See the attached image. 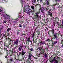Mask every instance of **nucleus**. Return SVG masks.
Masks as SVG:
<instances>
[{"mask_svg":"<svg viewBox=\"0 0 63 63\" xmlns=\"http://www.w3.org/2000/svg\"><path fill=\"white\" fill-rule=\"evenodd\" d=\"M23 12L26 13L28 14H29V13L31 12V10H30V8H29L28 6L26 5L25 6H24Z\"/></svg>","mask_w":63,"mask_h":63,"instance_id":"obj_1","label":"nucleus"},{"mask_svg":"<svg viewBox=\"0 0 63 63\" xmlns=\"http://www.w3.org/2000/svg\"><path fill=\"white\" fill-rule=\"evenodd\" d=\"M26 53V52L25 51H22L21 52H19V55H21L22 56V60H24V58H25V59L27 57V55L26 56H24V54Z\"/></svg>","mask_w":63,"mask_h":63,"instance_id":"obj_2","label":"nucleus"},{"mask_svg":"<svg viewBox=\"0 0 63 63\" xmlns=\"http://www.w3.org/2000/svg\"><path fill=\"white\" fill-rule=\"evenodd\" d=\"M32 55V54L31 53H29V55L28 56V59L27 61V63H30L32 61L31 60V56Z\"/></svg>","mask_w":63,"mask_h":63,"instance_id":"obj_3","label":"nucleus"},{"mask_svg":"<svg viewBox=\"0 0 63 63\" xmlns=\"http://www.w3.org/2000/svg\"><path fill=\"white\" fill-rule=\"evenodd\" d=\"M39 49L40 53H41V52H45V50L44 49H43L42 48H38L37 50Z\"/></svg>","mask_w":63,"mask_h":63,"instance_id":"obj_4","label":"nucleus"},{"mask_svg":"<svg viewBox=\"0 0 63 63\" xmlns=\"http://www.w3.org/2000/svg\"><path fill=\"white\" fill-rule=\"evenodd\" d=\"M18 41H19V40H18V39H16L15 41H14V45H18Z\"/></svg>","mask_w":63,"mask_h":63,"instance_id":"obj_5","label":"nucleus"},{"mask_svg":"<svg viewBox=\"0 0 63 63\" xmlns=\"http://www.w3.org/2000/svg\"><path fill=\"white\" fill-rule=\"evenodd\" d=\"M40 10L41 12L44 13V11H45V8L42 7L40 8Z\"/></svg>","mask_w":63,"mask_h":63,"instance_id":"obj_6","label":"nucleus"},{"mask_svg":"<svg viewBox=\"0 0 63 63\" xmlns=\"http://www.w3.org/2000/svg\"><path fill=\"white\" fill-rule=\"evenodd\" d=\"M19 47L18 48V50L19 51H21V50L22 49V46L21 44H20L19 46Z\"/></svg>","mask_w":63,"mask_h":63,"instance_id":"obj_7","label":"nucleus"},{"mask_svg":"<svg viewBox=\"0 0 63 63\" xmlns=\"http://www.w3.org/2000/svg\"><path fill=\"white\" fill-rule=\"evenodd\" d=\"M13 58H10V59H9L10 62H9V61H8V60H7V62L8 63H11V62H14V60H13Z\"/></svg>","mask_w":63,"mask_h":63,"instance_id":"obj_8","label":"nucleus"},{"mask_svg":"<svg viewBox=\"0 0 63 63\" xmlns=\"http://www.w3.org/2000/svg\"><path fill=\"white\" fill-rule=\"evenodd\" d=\"M59 19L57 17H56L55 18V21L56 22H58V21H59Z\"/></svg>","mask_w":63,"mask_h":63,"instance_id":"obj_9","label":"nucleus"},{"mask_svg":"<svg viewBox=\"0 0 63 63\" xmlns=\"http://www.w3.org/2000/svg\"><path fill=\"white\" fill-rule=\"evenodd\" d=\"M54 37H55V38L57 41L59 39V38L57 37V34H55L54 35Z\"/></svg>","mask_w":63,"mask_h":63,"instance_id":"obj_10","label":"nucleus"},{"mask_svg":"<svg viewBox=\"0 0 63 63\" xmlns=\"http://www.w3.org/2000/svg\"><path fill=\"white\" fill-rule=\"evenodd\" d=\"M39 17V16L37 14V15H35V16L34 18L35 19H37V18H38V17Z\"/></svg>","mask_w":63,"mask_h":63,"instance_id":"obj_11","label":"nucleus"},{"mask_svg":"<svg viewBox=\"0 0 63 63\" xmlns=\"http://www.w3.org/2000/svg\"><path fill=\"white\" fill-rule=\"evenodd\" d=\"M16 47H14L13 48L12 51H13V53H15V50H16Z\"/></svg>","mask_w":63,"mask_h":63,"instance_id":"obj_12","label":"nucleus"},{"mask_svg":"<svg viewBox=\"0 0 63 63\" xmlns=\"http://www.w3.org/2000/svg\"><path fill=\"white\" fill-rule=\"evenodd\" d=\"M61 1V0H56L55 1H54V2H56L57 3L55 5H56V4H57V2H60Z\"/></svg>","mask_w":63,"mask_h":63,"instance_id":"obj_13","label":"nucleus"},{"mask_svg":"<svg viewBox=\"0 0 63 63\" xmlns=\"http://www.w3.org/2000/svg\"><path fill=\"white\" fill-rule=\"evenodd\" d=\"M2 36V37H1V36H0V40H1L2 39V38H3V37H5V35H3Z\"/></svg>","mask_w":63,"mask_h":63,"instance_id":"obj_14","label":"nucleus"},{"mask_svg":"<svg viewBox=\"0 0 63 63\" xmlns=\"http://www.w3.org/2000/svg\"><path fill=\"white\" fill-rule=\"evenodd\" d=\"M35 32H34L33 34L32 35V37L33 38H34V36H35V34H34Z\"/></svg>","mask_w":63,"mask_h":63,"instance_id":"obj_15","label":"nucleus"},{"mask_svg":"<svg viewBox=\"0 0 63 63\" xmlns=\"http://www.w3.org/2000/svg\"><path fill=\"white\" fill-rule=\"evenodd\" d=\"M13 54V52H11L10 53V55H11V56H12V55Z\"/></svg>","mask_w":63,"mask_h":63,"instance_id":"obj_16","label":"nucleus"},{"mask_svg":"<svg viewBox=\"0 0 63 63\" xmlns=\"http://www.w3.org/2000/svg\"><path fill=\"white\" fill-rule=\"evenodd\" d=\"M57 42H58L57 41H54L53 43V44H54L55 45V44H57Z\"/></svg>","mask_w":63,"mask_h":63,"instance_id":"obj_17","label":"nucleus"},{"mask_svg":"<svg viewBox=\"0 0 63 63\" xmlns=\"http://www.w3.org/2000/svg\"><path fill=\"white\" fill-rule=\"evenodd\" d=\"M13 27H14V28H16V24H14V25L13 26Z\"/></svg>","mask_w":63,"mask_h":63,"instance_id":"obj_18","label":"nucleus"},{"mask_svg":"<svg viewBox=\"0 0 63 63\" xmlns=\"http://www.w3.org/2000/svg\"><path fill=\"white\" fill-rule=\"evenodd\" d=\"M31 8L32 9V10H34V7L33 6H31Z\"/></svg>","mask_w":63,"mask_h":63,"instance_id":"obj_19","label":"nucleus"},{"mask_svg":"<svg viewBox=\"0 0 63 63\" xmlns=\"http://www.w3.org/2000/svg\"><path fill=\"white\" fill-rule=\"evenodd\" d=\"M10 30H11V29H10V28H8L7 29V32H9Z\"/></svg>","mask_w":63,"mask_h":63,"instance_id":"obj_20","label":"nucleus"},{"mask_svg":"<svg viewBox=\"0 0 63 63\" xmlns=\"http://www.w3.org/2000/svg\"><path fill=\"white\" fill-rule=\"evenodd\" d=\"M36 6H39V7H40V8H41V5H40V4H36Z\"/></svg>","mask_w":63,"mask_h":63,"instance_id":"obj_21","label":"nucleus"},{"mask_svg":"<svg viewBox=\"0 0 63 63\" xmlns=\"http://www.w3.org/2000/svg\"><path fill=\"white\" fill-rule=\"evenodd\" d=\"M39 44H40V45H43V41H41V42H40Z\"/></svg>","mask_w":63,"mask_h":63,"instance_id":"obj_22","label":"nucleus"},{"mask_svg":"<svg viewBox=\"0 0 63 63\" xmlns=\"http://www.w3.org/2000/svg\"><path fill=\"white\" fill-rule=\"evenodd\" d=\"M52 34H53V35L54 36V35L55 34H57L56 33H55V34H54V31H53L52 32Z\"/></svg>","mask_w":63,"mask_h":63,"instance_id":"obj_23","label":"nucleus"},{"mask_svg":"<svg viewBox=\"0 0 63 63\" xmlns=\"http://www.w3.org/2000/svg\"><path fill=\"white\" fill-rule=\"evenodd\" d=\"M44 57L45 58H47V55L46 54L44 55Z\"/></svg>","mask_w":63,"mask_h":63,"instance_id":"obj_24","label":"nucleus"},{"mask_svg":"<svg viewBox=\"0 0 63 63\" xmlns=\"http://www.w3.org/2000/svg\"><path fill=\"white\" fill-rule=\"evenodd\" d=\"M49 15H50L51 17V16H52V13H49Z\"/></svg>","mask_w":63,"mask_h":63,"instance_id":"obj_25","label":"nucleus"},{"mask_svg":"<svg viewBox=\"0 0 63 63\" xmlns=\"http://www.w3.org/2000/svg\"><path fill=\"white\" fill-rule=\"evenodd\" d=\"M49 9V8H48V6H47L46 8V10H48Z\"/></svg>","mask_w":63,"mask_h":63,"instance_id":"obj_26","label":"nucleus"},{"mask_svg":"<svg viewBox=\"0 0 63 63\" xmlns=\"http://www.w3.org/2000/svg\"><path fill=\"white\" fill-rule=\"evenodd\" d=\"M30 50H31V51H34V50H33V48H31Z\"/></svg>","mask_w":63,"mask_h":63,"instance_id":"obj_27","label":"nucleus"},{"mask_svg":"<svg viewBox=\"0 0 63 63\" xmlns=\"http://www.w3.org/2000/svg\"><path fill=\"white\" fill-rule=\"evenodd\" d=\"M54 60H52L51 61H50V62H51V63H53V62H54Z\"/></svg>","mask_w":63,"mask_h":63,"instance_id":"obj_28","label":"nucleus"},{"mask_svg":"<svg viewBox=\"0 0 63 63\" xmlns=\"http://www.w3.org/2000/svg\"><path fill=\"white\" fill-rule=\"evenodd\" d=\"M3 49H4V50H6V51H7V49L6 48H4Z\"/></svg>","mask_w":63,"mask_h":63,"instance_id":"obj_29","label":"nucleus"},{"mask_svg":"<svg viewBox=\"0 0 63 63\" xmlns=\"http://www.w3.org/2000/svg\"><path fill=\"white\" fill-rule=\"evenodd\" d=\"M46 4L47 5H49V3H48V1H47V2H46Z\"/></svg>","mask_w":63,"mask_h":63,"instance_id":"obj_30","label":"nucleus"},{"mask_svg":"<svg viewBox=\"0 0 63 63\" xmlns=\"http://www.w3.org/2000/svg\"><path fill=\"white\" fill-rule=\"evenodd\" d=\"M17 35H18V34H19V32H17Z\"/></svg>","mask_w":63,"mask_h":63,"instance_id":"obj_31","label":"nucleus"},{"mask_svg":"<svg viewBox=\"0 0 63 63\" xmlns=\"http://www.w3.org/2000/svg\"><path fill=\"white\" fill-rule=\"evenodd\" d=\"M61 44H62V45L63 44V41L62 40L61 41Z\"/></svg>","mask_w":63,"mask_h":63,"instance_id":"obj_32","label":"nucleus"},{"mask_svg":"<svg viewBox=\"0 0 63 63\" xmlns=\"http://www.w3.org/2000/svg\"><path fill=\"white\" fill-rule=\"evenodd\" d=\"M36 0H33V3H36Z\"/></svg>","mask_w":63,"mask_h":63,"instance_id":"obj_33","label":"nucleus"},{"mask_svg":"<svg viewBox=\"0 0 63 63\" xmlns=\"http://www.w3.org/2000/svg\"><path fill=\"white\" fill-rule=\"evenodd\" d=\"M50 11H51V10L50 9V10H49V11H48V14H50V13H51V12H50Z\"/></svg>","mask_w":63,"mask_h":63,"instance_id":"obj_34","label":"nucleus"},{"mask_svg":"<svg viewBox=\"0 0 63 63\" xmlns=\"http://www.w3.org/2000/svg\"><path fill=\"white\" fill-rule=\"evenodd\" d=\"M9 41H12V40L10 38H9Z\"/></svg>","mask_w":63,"mask_h":63,"instance_id":"obj_35","label":"nucleus"},{"mask_svg":"<svg viewBox=\"0 0 63 63\" xmlns=\"http://www.w3.org/2000/svg\"><path fill=\"white\" fill-rule=\"evenodd\" d=\"M48 1H50V0H47ZM53 1L54 2V1H56V0H53Z\"/></svg>","mask_w":63,"mask_h":63,"instance_id":"obj_36","label":"nucleus"},{"mask_svg":"<svg viewBox=\"0 0 63 63\" xmlns=\"http://www.w3.org/2000/svg\"><path fill=\"white\" fill-rule=\"evenodd\" d=\"M57 63V61L56 60H55V61L54 63Z\"/></svg>","mask_w":63,"mask_h":63,"instance_id":"obj_37","label":"nucleus"},{"mask_svg":"<svg viewBox=\"0 0 63 63\" xmlns=\"http://www.w3.org/2000/svg\"><path fill=\"white\" fill-rule=\"evenodd\" d=\"M55 57H54V59H53V60H54H54H55H55H56V59H55Z\"/></svg>","mask_w":63,"mask_h":63,"instance_id":"obj_38","label":"nucleus"},{"mask_svg":"<svg viewBox=\"0 0 63 63\" xmlns=\"http://www.w3.org/2000/svg\"><path fill=\"white\" fill-rule=\"evenodd\" d=\"M37 41L36 40H35L34 41V43H36Z\"/></svg>","mask_w":63,"mask_h":63,"instance_id":"obj_39","label":"nucleus"},{"mask_svg":"<svg viewBox=\"0 0 63 63\" xmlns=\"http://www.w3.org/2000/svg\"><path fill=\"white\" fill-rule=\"evenodd\" d=\"M4 22L5 23L7 22V20H5L4 21Z\"/></svg>","mask_w":63,"mask_h":63,"instance_id":"obj_40","label":"nucleus"},{"mask_svg":"<svg viewBox=\"0 0 63 63\" xmlns=\"http://www.w3.org/2000/svg\"><path fill=\"white\" fill-rule=\"evenodd\" d=\"M46 41H48V42L49 41V40L48 39H47L46 40Z\"/></svg>","mask_w":63,"mask_h":63,"instance_id":"obj_41","label":"nucleus"},{"mask_svg":"<svg viewBox=\"0 0 63 63\" xmlns=\"http://www.w3.org/2000/svg\"><path fill=\"white\" fill-rule=\"evenodd\" d=\"M43 44H45V41L43 42Z\"/></svg>","mask_w":63,"mask_h":63,"instance_id":"obj_42","label":"nucleus"},{"mask_svg":"<svg viewBox=\"0 0 63 63\" xmlns=\"http://www.w3.org/2000/svg\"><path fill=\"white\" fill-rule=\"evenodd\" d=\"M49 41H51V42H53V41H52V40H49Z\"/></svg>","mask_w":63,"mask_h":63,"instance_id":"obj_43","label":"nucleus"},{"mask_svg":"<svg viewBox=\"0 0 63 63\" xmlns=\"http://www.w3.org/2000/svg\"><path fill=\"white\" fill-rule=\"evenodd\" d=\"M21 26H22L20 24L19 27H21Z\"/></svg>","mask_w":63,"mask_h":63,"instance_id":"obj_44","label":"nucleus"},{"mask_svg":"<svg viewBox=\"0 0 63 63\" xmlns=\"http://www.w3.org/2000/svg\"><path fill=\"white\" fill-rule=\"evenodd\" d=\"M6 51V52L7 53H8V50H7V51Z\"/></svg>","mask_w":63,"mask_h":63,"instance_id":"obj_45","label":"nucleus"},{"mask_svg":"<svg viewBox=\"0 0 63 63\" xmlns=\"http://www.w3.org/2000/svg\"><path fill=\"white\" fill-rule=\"evenodd\" d=\"M8 56V55H7L6 56H5V57L6 58H7V57Z\"/></svg>","mask_w":63,"mask_h":63,"instance_id":"obj_46","label":"nucleus"},{"mask_svg":"<svg viewBox=\"0 0 63 63\" xmlns=\"http://www.w3.org/2000/svg\"><path fill=\"white\" fill-rule=\"evenodd\" d=\"M9 45H11V41H9Z\"/></svg>","mask_w":63,"mask_h":63,"instance_id":"obj_47","label":"nucleus"},{"mask_svg":"<svg viewBox=\"0 0 63 63\" xmlns=\"http://www.w3.org/2000/svg\"><path fill=\"white\" fill-rule=\"evenodd\" d=\"M42 48V47L41 46V47H39L38 48Z\"/></svg>","mask_w":63,"mask_h":63,"instance_id":"obj_48","label":"nucleus"},{"mask_svg":"<svg viewBox=\"0 0 63 63\" xmlns=\"http://www.w3.org/2000/svg\"><path fill=\"white\" fill-rule=\"evenodd\" d=\"M26 45L25 46V48H26Z\"/></svg>","mask_w":63,"mask_h":63,"instance_id":"obj_49","label":"nucleus"},{"mask_svg":"<svg viewBox=\"0 0 63 63\" xmlns=\"http://www.w3.org/2000/svg\"><path fill=\"white\" fill-rule=\"evenodd\" d=\"M1 32V29L0 28V32Z\"/></svg>","mask_w":63,"mask_h":63,"instance_id":"obj_50","label":"nucleus"},{"mask_svg":"<svg viewBox=\"0 0 63 63\" xmlns=\"http://www.w3.org/2000/svg\"><path fill=\"white\" fill-rule=\"evenodd\" d=\"M55 4L53 5H52V7H53V6H55Z\"/></svg>","mask_w":63,"mask_h":63,"instance_id":"obj_51","label":"nucleus"},{"mask_svg":"<svg viewBox=\"0 0 63 63\" xmlns=\"http://www.w3.org/2000/svg\"><path fill=\"white\" fill-rule=\"evenodd\" d=\"M63 45H62V46H61L62 47H63V44H62Z\"/></svg>","mask_w":63,"mask_h":63,"instance_id":"obj_52","label":"nucleus"},{"mask_svg":"<svg viewBox=\"0 0 63 63\" xmlns=\"http://www.w3.org/2000/svg\"><path fill=\"white\" fill-rule=\"evenodd\" d=\"M40 0V2H42V0Z\"/></svg>","mask_w":63,"mask_h":63,"instance_id":"obj_53","label":"nucleus"},{"mask_svg":"<svg viewBox=\"0 0 63 63\" xmlns=\"http://www.w3.org/2000/svg\"><path fill=\"white\" fill-rule=\"evenodd\" d=\"M6 16H8V17H9L10 16H9V15H6Z\"/></svg>","mask_w":63,"mask_h":63,"instance_id":"obj_54","label":"nucleus"},{"mask_svg":"<svg viewBox=\"0 0 63 63\" xmlns=\"http://www.w3.org/2000/svg\"><path fill=\"white\" fill-rule=\"evenodd\" d=\"M53 10H55V8L53 7Z\"/></svg>","mask_w":63,"mask_h":63,"instance_id":"obj_55","label":"nucleus"},{"mask_svg":"<svg viewBox=\"0 0 63 63\" xmlns=\"http://www.w3.org/2000/svg\"><path fill=\"white\" fill-rule=\"evenodd\" d=\"M55 37H54L53 38V39H55Z\"/></svg>","mask_w":63,"mask_h":63,"instance_id":"obj_56","label":"nucleus"},{"mask_svg":"<svg viewBox=\"0 0 63 63\" xmlns=\"http://www.w3.org/2000/svg\"><path fill=\"white\" fill-rule=\"evenodd\" d=\"M0 44H1V42L0 41Z\"/></svg>","mask_w":63,"mask_h":63,"instance_id":"obj_57","label":"nucleus"},{"mask_svg":"<svg viewBox=\"0 0 63 63\" xmlns=\"http://www.w3.org/2000/svg\"><path fill=\"white\" fill-rule=\"evenodd\" d=\"M35 14L36 15H38V14L36 13H35Z\"/></svg>","mask_w":63,"mask_h":63,"instance_id":"obj_58","label":"nucleus"},{"mask_svg":"<svg viewBox=\"0 0 63 63\" xmlns=\"http://www.w3.org/2000/svg\"><path fill=\"white\" fill-rule=\"evenodd\" d=\"M12 42H14V40H12Z\"/></svg>","mask_w":63,"mask_h":63,"instance_id":"obj_59","label":"nucleus"},{"mask_svg":"<svg viewBox=\"0 0 63 63\" xmlns=\"http://www.w3.org/2000/svg\"><path fill=\"white\" fill-rule=\"evenodd\" d=\"M40 55H39V57H40Z\"/></svg>","mask_w":63,"mask_h":63,"instance_id":"obj_60","label":"nucleus"},{"mask_svg":"<svg viewBox=\"0 0 63 63\" xmlns=\"http://www.w3.org/2000/svg\"><path fill=\"white\" fill-rule=\"evenodd\" d=\"M18 53H17V55H18Z\"/></svg>","mask_w":63,"mask_h":63,"instance_id":"obj_61","label":"nucleus"},{"mask_svg":"<svg viewBox=\"0 0 63 63\" xmlns=\"http://www.w3.org/2000/svg\"><path fill=\"white\" fill-rule=\"evenodd\" d=\"M62 16H63V15H62Z\"/></svg>","mask_w":63,"mask_h":63,"instance_id":"obj_62","label":"nucleus"},{"mask_svg":"<svg viewBox=\"0 0 63 63\" xmlns=\"http://www.w3.org/2000/svg\"><path fill=\"white\" fill-rule=\"evenodd\" d=\"M28 39L29 40V38H28Z\"/></svg>","mask_w":63,"mask_h":63,"instance_id":"obj_63","label":"nucleus"},{"mask_svg":"<svg viewBox=\"0 0 63 63\" xmlns=\"http://www.w3.org/2000/svg\"><path fill=\"white\" fill-rule=\"evenodd\" d=\"M42 47H43V46H42Z\"/></svg>","mask_w":63,"mask_h":63,"instance_id":"obj_64","label":"nucleus"}]
</instances>
